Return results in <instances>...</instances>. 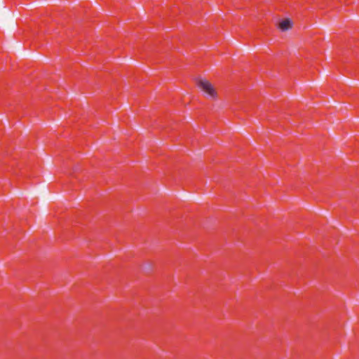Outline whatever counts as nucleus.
I'll list each match as a JSON object with an SVG mask.
<instances>
[{
  "label": "nucleus",
  "mask_w": 359,
  "mask_h": 359,
  "mask_svg": "<svg viewBox=\"0 0 359 359\" xmlns=\"http://www.w3.org/2000/svg\"><path fill=\"white\" fill-rule=\"evenodd\" d=\"M197 86L207 97L212 99H215L217 97V92L214 86L208 80L198 79L197 81Z\"/></svg>",
  "instance_id": "f257e3e1"
},
{
  "label": "nucleus",
  "mask_w": 359,
  "mask_h": 359,
  "mask_svg": "<svg viewBox=\"0 0 359 359\" xmlns=\"http://www.w3.org/2000/svg\"><path fill=\"white\" fill-rule=\"evenodd\" d=\"M291 27H292V22L287 19L282 20L279 23V28L282 31H286V30L289 29L290 28H291Z\"/></svg>",
  "instance_id": "f03ea898"
}]
</instances>
